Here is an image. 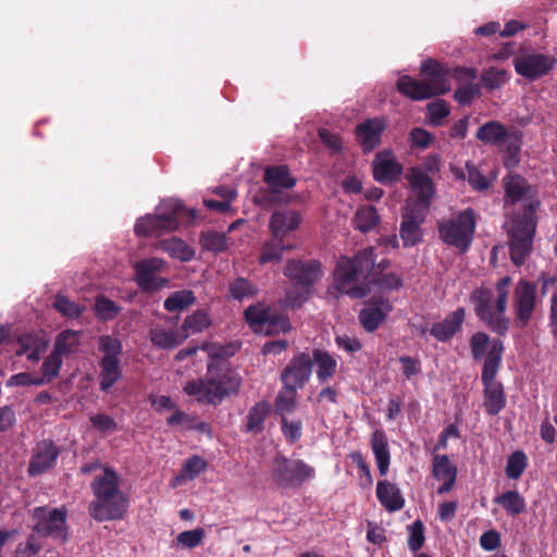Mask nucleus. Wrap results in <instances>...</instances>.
<instances>
[{"label":"nucleus","mask_w":557,"mask_h":557,"mask_svg":"<svg viewBox=\"0 0 557 557\" xmlns=\"http://www.w3.org/2000/svg\"><path fill=\"white\" fill-rule=\"evenodd\" d=\"M375 268V251L373 247L358 250L352 257L342 256L334 269L336 288L350 298L366 297L375 285L382 290H398L404 285L401 275L389 272H373Z\"/></svg>","instance_id":"obj_1"},{"label":"nucleus","mask_w":557,"mask_h":557,"mask_svg":"<svg viewBox=\"0 0 557 557\" xmlns=\"http://www.w3.org/2000/svg\"><path fill=\"white\" fill-rule=\"evenodd\" d=\"M95 498L88 505L89 516L97 522L122 520L128 509L127 495L120 488L117 472L104 467L103 473L90 483Z\"/></svg>","instance_id":"obj_2"},{"label":"nucleus","mask_w":557,"mask_h":557,"mask_svg":"<svg viewBox=\"0 0 557 557\" xmlns=\"http://www.w3.org/2000/svg\"><path fill=\"white\" fill-rule=\"evenodd\" d=\"M240 386L242 377L236 371L211 361L207 366L206 377L188 381L183 392L196 396L199 404L218 407L226 397L237 395Z\"/></svg>","instance_id":"obj_3"},{"label":"nucleus","mask_w":557,"mask_h":557,"mask_svg":"<svg viewBox=\"0 0 557 557\" xmlns=\"http://www.w3.org/2000/svg\"><path fill=\"white\" fill-rule=\"evenodd\" d=\"M156 214H146L137 219L134 231L138 236H160L178 228L181 222H190L197 218L195 209H187L180 199H164L156 208Z\"/></svg>","instance_id":"obj_4"},{"label":"nucleus","mask_w":557,"mask_h":557,"mask_svg":"<svg viewBox=\"0 0 557 557\" xmlns=\"http://www.w3.org/2000/svg\"><path fill=\"white\" fill-rule=\"evenodd\" d=\"M283 273L290 281V286L285 290L284 305L299 309L313 293L314 284L322 277L323 270L321 262L315 259H292L287 261Z\"/></svg>","instance_id":"obj_5"},{"label":"nucleus","mask_w":557,"mask_h":557,"mask_svg":"<svg viewBox=\"0 0 557 557\" xmlns=\"http://www.w3.org/2000/svg\"><path fill=\"white\" fill-rule=\"evenodd\" d=\"M422 81L403 75L397 81V89L412 100H425L446 94L450 89L449 81L443 67L432 59L421 64Z\"/></svg>","instance_id":"obj_6"},{"label":"nucleus","mask_w":557,"mask_h":557,"mask_svg":"<svg viewBox=\"0 0 557 557\" xmlns=\"http://www.w3.org/2000/svg\"><path fill=\"white\" fill-rule=\"evenodd\" d=\"M539 207V201H529L523 206V211L512 218L508 231L509 252L516 267L524 264L531 253L537 226L536 210Z\"/></svg>","instance_id":"obj_7"},{"label":"nucleus","mask_w":557,"mask_h":557,"mask_svg":"<svg viewBox=\"0 0 557 557\" xmlns=\"http://www.w3.org/2000/svg\"><path fill=\"white\" fill-rule=\"evenodd\" d=\"M505 346L503 342H494L493 349L484 360L481 382L483 384L484 401L483 407L488 416H497L507 404L504 386L495 377L502 367Z\"/></svg>","instance_id":"obj_8"},{"label":"nucleus","mask_w":557,"mask_h":557,"mask_svg":"<svg viewBox=\"0 0 557 557\" xmlns=\"http://www.w3.org/2000/svg\"><path fill=\"white\" fill-rule=\"evenodd\" d=\"M476 226L475 212L467 208L456 216L437 222L440 239L465 253L471 247Z\"/></svg>","instance_id":"obj_9"},{"label":"nucleus","mask_w":557,"mask_h":557,"mask_svg":"<svg viewBox=\"0 0 557 557\" xmlns=\"http://www.w3.org/2000/svg\"><path fill=\"white\" fill-rule=\"evenodd\" d=\"M470 301L476 318L483 322L493 333L498 336H506L509 330V319L506 310L500 311L497 307V297L490 288L479 287L470 294Z\"/></svg>","instance_id":"obj_10"},{"label":"nucleus","mask_w":557,"mask_h":557,"mask_svg":"<svg viewBox=\"0 0 557 557\" xmlns=\"http://www.w3.org/2000/svg\"><path fill=\"white\" fill-rule=\"evenodd\" d=\"M98 349L103 355L99 360V387L102 392H109L123 376L121 355L122 341L112 335H101L98 338Z\"/></svg>","instance_id":"obj_11"},{"label":"nucleus","mask_w":557,"mask_h":557,"mask_svg":"<svg viewBox=\"0 0 557 557\" xmlns=\"http://www.w3.org/2000/svg\"><path fill=\"white\" fill-rule=\"evenodd\" d=\"M33 532L42 537H51L62 543L69 540L67 509L64 506H38L30 512Z\"/></svg>","instance_id":"obj_12"},{"label":"nucleus","mask_w":557,"mask_h":557,"mask_svg":"<svg viewBox=\"0 0 557 557\" xmlns=\"http://www.w3.org/2000/svg\"><path fill=\"white\" fill-rule=\"evenodd\" d=\"M272 479L281 488H296L315 476L312 466L302 459H292L277 454L272 460Z\"/></svg>","instance_id":"obj_13"},{"label":"nucleus","mask_w":557,"mask_h":557,"mask_svg":"<svg viewBox=\"0 0 557 557\" xmlns=\"http://www.w3.org/2000/svg\"><path fill=\"white\" fill-rule=\"evenodd\" d=\"M542 304L539 296L537 283L521 278L517 282L512 292L513 323L517 329H525Z\"/></svg>","instance_id":"obj_14"},{"label":"nucleus","mask_w":557,"mask_h":557,"mask_svg":"<svg viewBox=\"0 0 557 557\" xmlns=\"http://www.w3.org/2000/svg\"><path fill=\"white\" fill-rule=\"evenodd\" d=\"M307 351L296 352L281 372L280 380L283 389L297 393L310 381L312 375V362Z\"/></svg>","instance_id":"obj_15"},{"label":"nucleus","mask_w":557,"mask_h":557,"mask_svg":"<svg viewBox=\"0 0 557 557\" xmlns=\"http://www.w3.org/2000/svg\"><path fill=\"white\" fill-rule=\"evenodd\" d=\"M556 58L539 52H523L512 60L515 71L530 82L547 75L556 65Z\"/></svg>","instance_id":"obj_16"},{"label":"nucleus","mask_w":557,"mask_h":557,"mask_svg":"<svg viewBox=\"0 0 557 557\" xmlns=\"http://www.w3.org/2000/svg\"><path fill=\"white\" fill-rule=\"evenodd\" d=\"M164 265V260L160 258H148L136 262L134 265V280L138 287L148 293L166 287L169 280L156 275V273L163 270Z\"/></svg>","instance_id":"obj_17"},{"label":"nucleus","mask_w":557,"mask_h":557,"mask_svg":"<svg viewBox=\"0 0 557 557\" xmlns=\"http://www.w3.org/2000/svg\"><path fill=\"white\" fill-rule=\"evenodd\" d=\"M425 218L426 213L420 209L404 206L399 225V237L405 248L414 247L423 240L422 225L425 222Z\"/></svg>","instance_id":"obj_18"},{"label":"nucleus","mask_w":557,"mask_h":557,"mask_svg":"<svg viewBox=\"0 0 557 557\" xmlns=\"http://www.w3.org/2000/svg\"><path fill=\"white\" fill-rule=\"evenodd\" d=\"M61 454V447L52 440L39 441L33 449L27 473L29 476H37L54 468Z\"/></svg>","instance_id":"obj_19"},{"label":"nucleus","mask_w":557,"mask_h":557,"mask_svg":"<svg viewBox=\"0 0 557 557\" xmlns=\"http://www.w3.org/2000/svg\"><path fill=\"white\" fill-rule=\"evenodd\" d=\"M393 306L383 297H372L359 311L358 320L363 330L368 333L375 332L386 320Z\"/></svg>","instance_id":"obj_20"},{"label":"nucleus","mask_w":557,"mask_h":557,"mask_svg":"<svg viewBox=\"0 0 557 557\" xmlns=\"http://www.w3.org/2000/svg\"><path fill=\"white\" fill-rule=\"evenodd\" d=\"M372 170L374 180L384 185L397 182L403 173L401 165L388 149L376 153L372 162Z\"/></svg>","instance_id":"obj_21"},{"label":"nucleus","mask_w":557,"mask_h":557,"mask_svg":"<svg viewBox=\"0 0 557 557\" xmlns=\"http://www.w3.org/2000/svg\"><path fill=\"white\" fill-rule=\"evenodd\" d=\"M411 188L416 194L414 199L407 200L405 207L420 209L428 212L431 200L434 196V185L432 178L422 172H413L409 178Z\"/></svg>","instance_id":"obj_22"},{"label":"nucleus","mask_w":557,"mask_h":557,"mask_svg":"<svg viewBox=\"0 0 557 557\" xmlns=\"http://www.w3.org/2000/svg\"><path fill=\"white\" fill-rule=\"evenodd\" d=\"M300 222L301 216L296 210H276L270 218L269 230L274 239L284 242L290 233L298 230Z\"/></svg>","instance_id":"obj_23"},{"label":"nucleus","mask_w":557,"mask_h":557,"mask_svg":"<svg viewBox=\"0 0 557 557\" xmlns=\"http://www.w3.org/2000/svg\"><path fill=\"white\" fill-rule=\"evenodd\" d=\"M386 123L383 119H367L356 127V138L363 152H370L381 143Z\"/></svg>","instance_id":"obj_24"},{"label":"nucleus","mask_w":557,"mask_h":557,"mask_svg":"<svg viewBox=\"0 0 557 557\" xmlns=\"http://www.w3.org/2000/svg\"><path fill=\"white\" fill-rule=\"evenodd\" d=\"M466 319V309L457 308L447 314L443 321L434 322L430 327V334L441 343L449 342L460 330Z\"/></svg>","instance_id":"obj_25"},{"label":"nucleus","mask_w":557,"mask_h":557,"mask_svg":"<svg viewBox=\"0 0 557 557\" xmlns=\"http://www.w3.org/2000/svg\"><path fill=\"white\" fill-rule=\"evenodd\" d=\"M312 367L315 366V377L319 384H325L336 374L337 357L323 348H313L310 354Z\"/></svg>","instance_id":"obj_26"},{"label":"nucleus","mask_w":557,"mask_h":557,"mask_svg":"<svg viewBox=\"0 0 557 557\" xmlns=\"http://www.w3.org/2000/svg\"><path fill=\"white\" fill-rule=\"evenodd\" d=\"M263 181L273 194H280L285 189L295 187L297 180L290 174L286 164L267 166Z\"/></svg>","instance_id":"obj_27"},{"label":"nucleus","mask_w":557,"mask_h":557,"mask_svg":"<svg viewBox=\"0 0 557 557\" xmlns=\"http://www.w3.org/2000/svg\"><path fill=\"white\" fill-rule=\"evenodd\" d=\"M432 474L443 484L437 488V494L448 493L457 476V468L451 463L447 455H435L432 462Z\"/></svg>","instance_id":"obj_28"},{"label":"nucleus","mask_w":557,"mask_h":557,"mask_svg":"<svg viewBox=\"0 0 557 557\" xmlns=\"http://www.w3.org/2000/svg\"><path fill=\"white\" fill-rule=\"evenodd\" d=\"M188 334H183L176 329H164L162 326L152 327L149 331V339L153 346L163 350H171L182 345Z\"/></svg>","instance_id":"obj_29"},{"label":"nucleus","mask_w":557,"mask_h":557,"mask_svg":"<svg viewBox=\"0 0 557 557\" xmlns=\"http://www.w3.org/2000/svg\"><path fill=\"white\" fill-rule=\"evenodd\" d=\"M376 497L380 504L389 512L398 511L405 505V498L399 487L386 480L377 482Z\"/></svg>","instance_id":"obj_30"},{"label":"nucleus","mask_w":557,"mask_h":557,"mask_svg":"<svg viewBox=\"0 0 557 557\" xmlns=\"http://www.w3.org/2000/svg\"><path fill=\"white\" fill-rule=\"evenodd\" d=\"M371 448L381 475H386L391 463L388 440L384 431L375 430L371 435Z\"/></svg>","instance_id":"obj_31"},{"label":"nucleus","mask_w":557,"mask_h":557,"mask_svg":"<svg viewBox=\"0 0 557 557\" xmlns=\"http://www.w3.org/2000/svg\"><path fill=\"white\" fill-rule=\"evenodd\" d=\"M475 137L483 144L499 146L507 139L508 131L500 122L488 121L479 127Z\"/></svg>","instance_id":"obj_32"},{"label":"nucleus","mask_w":557,"mask_h":557,"mask_svg":"<svg viewBox=\"0 0 557 557\" xmlns=\"http://www.w3.org/2000/svg\"><path fill=\"white\" fill-rule=\"evenodd\" d=\"M270 412V405L262 400L256 403L246 416L245 431L248 433L259 434L264 429V421Z\"/></svg>","instance_id":"obj_33"},{"label":"nucleus","mask_w":557,"mask_h":557,"mask_svg":"<svg viewBox=\"0 0 557 557\" xmlns=\"http://www.w3.org/2000/svg\"><path fill=\"white\" fill-rule=\"evenodd\" d=\"M212 324L209 312L205 309H197L188 314L181 326L183 334H198L209 329Z\"/></svg>","instance_id":"obj_34"},{"label":"nucleus","mask_w":557,"mask_h":557,"mask_svg":"<svg viewBox=\"0 0 557 557\" xmlns=\"http://www.w3.org/2000/svg\"><path fill=\"white\" fill-rule=\"evenodd\" d=\"M493 502L502 506L512 517L524 512L527 508L524 497L517 491H506L497 495Z\"/></svg>","instance_id":"obj_35"},{"label":"nucleus","mask_w":557,"mask_h":557,"mask_svg":"<svg viewBox=\"0 0 557 557\" xmlns=\"http://www.w3.org/2000/svg\"><path fill=\"white\" fill-rule=\"evenodd\" d=\"M494 342H503L499 338H491L484 332H475L469 339L471 356L474 361L485 360L488 352L493 349Z\"/></svg>","instance_id":"obj_36"},{"label":"nucleus","mask_w":557,"mask_h":557,"mask_svg":"<svg viewBox=\"0 0 557 557\" xmlns=\"http://www.w3.org/2000/svg\"><path fill=\"white\" fill-rule=\"evenodd\" d=\"M380 214L375 207L364 206L360 207L354 216V227L361 233L372 231L380 223Z\"/></svg>","instance_id":"obj_37"},{"label":"nucleus","mask_w":557,"mask_h":557,"mask_svg":"<svg viewBox=\"0 0 557 557\" xmlns=\"http://www.w3.org/2000/svg\"><path fill=\"white\" fill-rule=\"evenodd\" d=\"M293 246L285 244L284 242L274 239V237L271 240H268L263 244L261 248V253L259 257V263L265 264V263H273V262H280L282 260L283 253L286 250L292 249Z\"/></svg>","instance_id":"obj_38"},{"label":"nucleus","mask_w":557,"mask_h":557,"mask_svg":"<svg viewBox=\"0 0 557 557\" xmlns=\"http://www.w3.org/2000/svg\"><path fill=\"white\" fill-rule=\"evenodd\" d=\"M199 242L201 247L215 255L221 253L227 249V237L225 233L214 230H207L201 232Z\"/></svg>","instance_id":"obj_39"},{"label":"nucleus","mask_w":557,"mask_h":557,"mask_svg":"<svg viewBox=\"0 0 557 557\" xmlns=\"http://www.w3.org/2000/svg\"><path fill=\"white\" fill-rule=\"evenodd\" d=\"M196 302V296L191 289H181L169 295L163 307L169 312H178Z\"/></svg>","instance_id":"obj_40"},{"label":"nucleus","mask_w":557,"mask_h":557,"mask_svg":"<svg viewBox=\"0 0 557 557\" xmlns=\"http://www.w3.org/2000/svg\"><path fill=\"white\" fill-rule=\"evenodd\" d=\"M262 327L259 333H264L265 335L287 333L292 330L288 317L272 308Z\"/></svg>","instance_id":"obj_41"},{"label":"nucleus","mask_w":557,"mask_h":557,"mask_svg":"<svg viewBox=\"0 0 557 557\" xmlns=\"http://www.w3.org/2000/svg\"><path fill=\"white\" fill-rule=\"evenodd\" d=\"M92 310L98 320L111 321L121 313L122 307L110 298L99 295L95 299Z\"/></svg>","instance_id":"obj_42"},{"label":"nucleus","mask_w":557,"mask_h":557,"mask_svg":"<svg viewBox=\"0 0 557 557\" xmlns=\"http://www.w3.org/2000/svg\"><path fill=\"white\" fill-rule=\"evenodd\" d=\"M271 307L264 304L258 302L256 305H250L244 310V317L247 324L253 330V332L259 333L264 322L268 319V314H270Z\"/></svg>","instance_id":"obj_43"},{"label":"nucleus","mask_w":557,"mask_h":557,"mask_svg":"<svg viewBox=\"0 0 557 557\" xmlns=\"http://www.w3.org/2000/svg\"><path fill=\"white\" fill-rule=\"evenodd\" d=\"M78 332L73 330H64L55 337L52 352L62 358L64 355L73 352L78 346Z\"/></svg>","instance_id":"obj_44"},{"label":"nucleus","mask_w":557,"mask_h":557,"mask_svg":"<svg viewBox=\"0 0 557 557\" xmlns=\"http://www.w3.org/2000/svg\"><path fill=\"white\" fill-rule=\"evenodd\" d=\"M528 467V457L523 450L517 449L507 458L505 473L508 479L518 480Z\"/></svg>","instance_id":"obj_45"},{"label":"nucleus","mask_w":557,"mask_h":557,"mask_svg":"<svg viewBox=\"0 0 557 557\" xmlns=\"http://www.w3.org/2000/svg\"><path fill=\"white\" fill-rule=\"evenodd\" d=\"M230 296L238 301L257 295L258 289L252 282L245 277H236L228 287Z\"/></svg>","instance_id":"obj_46"},{"label":"nucleus","mask_w":557,"mask_h":557,"mask_svg":"<svg viewBox=\"0 0 557 557\" xmlns=\"http://www.w3.org/2000/svg\"><path fill=\"white\" fill-rule=\"evenodd\" d=\"M297 407V393L286 392L283 387L278 391L274 399V409L276 414L286 417L295 411Z\"/></svg>","instance_id":"obj_47"},{"label":"nucleus","mask_w":557,"mask_h":557,"mask_svg":"<svg viewBox=\"0 0 557 557\" xmlns=\"http://www.w3.org/2000/svg\"><path fill=\"white\" fill-rule=\"evenodd\" d=\"M163 250L171 257L177 258L182 261H188L194 257V251L182 239L172 237L162 243Z\"/></svg>","instance_id":"obj_48"},{"label":"nucleus","mask_w":557,"mask_h":557,"mask_svg":"<svg viewBox=\"0 0 557 557\" xmlns=\"http://www.w3.org/2000/svg\"><path fill=\"white\" fill-rule=\"evenodd\" d=\"M529 189L530 186L528 185L527 181L520 175H516L506 183L505 196L510 202L515 203L520 201Z\"/></svg>","instance_id":"obj_49"},{"label":"nucleus","mask_w":557,"mask_h":557,"mask_svg":"<svg viewBox=\"0 0 557 557\" xmlns=\"http://www.w3.org/2000/svg\"><path fill=\"white\" fill-rule=\"evenodd\" d=\"M508 79V72L504 69L497 67H490L481 75V82L488 90L500 88Z\"/></svg>","instance_id":"obj_50"},{"label":"nucleus","mask_w":557,"mask_h":557,"mask_svg":"<svg viewBox=\"0 0 557 557\" xmlns=\"http://www.w3.org/2000/svg\"><path fill=\"white\" fill-rule=\"evenodd\" d=\"M281 432L288 444H295L302 436V422L300 419L289 420L283 417L280 421Z\"/></svg>","instance_id":"obj_51"},{"label":"nucleus","mask_w":557,"mask_h":557,"mask_svg":"<svg viewBox=\"0 0 557 557\" xmlns=\"http://www.w3.org/2000/svg\"><path fill=\"white\" fill-rule=\"evenodd\" d=\"M480 95L481 88L479 84L471 82L469 84L459 85L454 92V98L459 104L468 106Z\"/></svg>","instance_id":"obj_52"},{"label":"nucleus","mask_w":557,"mask_h":557,"mask_svg":"<svg viewBox=\"0 0 557 557\" xmlns=\"http://www.w3.org/2000/svg\"><path fill=\"white\" fill-rule=\"evenodd\" d=\"M54 308L64 317L76 319L82 315L84 308L63 295L55 297Z\"/></svg>","instance_id":"obj_53"},{"label":"nucleus","mask_w":557,"mask_h":557,"mask_svg":"<svg viewBox=\"0 0 557 557\" xmlns=\"http://www.w3.org/2000/svg\"><path fill=\"white\" fill-rule=\"evenodd\" d=\"M42 549V544L37 534L34 532L28 534L25 542L17 544L15 548V557H34Z\"/></svg>","instance_id":"obj_54"},{"label":"nucleus","mask_w":557,"mask_h":557,"mask_svg":"<svg viewBox=\"0 0 557 557\" xmlns=\"http://www.w3.org/2000/svg\"><path fill=\"white\" fill-rule=\"evenodd\" d=\"M449 112V107L445 100L440 99L428 104V120L433 126L442 125Z\"/></svg>","instance_id":"obj_55"},{"label":"nucleus","mask_w":557,"mask_h":557,"mask_svg":"<svg viewBox=\"0 0 557 557\" xmlns=\"http://www.w3.org/2000/svg\"><path fill=\"white\" fill-rule=\"evenodd\" d=\"M408 548L411 552H418L424 544V525L421 520H416L412 524L408 525Z\"/></svg>","instance_id":"obj_56"},{"label":"nucleus","mask_w":557,"mask_h":557,"mask_svg":"<svg viewBox=\"0 0 557 557\" xmlns=\"http://www.w3.org/2000/svg\"><path fill=\"white\" fill-rule=\"evenodd\" d=\"M205 537V530L196 528L194 530L183 531L177 537V545L184 548L193 549L201 544Z\"/></svg>","instance_id":"obj_57"},{"label":"nucleus","mask_w":557,"mask_h":557,"mask_svg":"<svg viewBox=\"0 0 557 557\" xmlns=\"http://www.w3.org/2000/svg\"><path fill=\"white\" fill-rule=\"evenodd\" d=\"M432 140V134L422 127H413L408 136V143L411 149L424 150L430 146Z\"/></svg>","instance_id":"obj_58"},{"label":"nucleus","mask_w":557,"mask_h":557,"mask_svg":"<svg viewBox=\"0 0 557 557\" xmlns=\"http://www.w3.org/2000/svg\"><path fill=\"white\" fill-rule=\"evenodd\" d=\"M466 170L468 175V183L472 189L476 191H483L490 187L488 180L475 165L467 162Z\"/></svg>","instance_id":"obj_59"},{"label":"nucleus","mask_w":557,"mask_h":557,"mask_svg":"<svg viewBox=\"0 0 557 557\" xmlns=\"http://www.w3.org/2000/svg\"><path fill=\"white\" fill-rule=\"evenodd\" d=\"M206 468V460L199 456L194 455L185 460L182 469V476L193 480L201 472H203Z\"/></svg>","instance_id":"obj_60"},{"label":"nucleus","mask_w":557,"mask_h":557,"mask_svg":"<svg viewBox=\"0 0 557 557\" xmlns=\"http://www.w3.org/2000/svg\"><path fill=\"white\" fill-rule=\"evenodd\" d=\"M62 366V358L51 354L44 360L41 364V377L45 379V383L50 382L52 379L59 375Z\"/></svg>","instance_id":"obj_61"},{"label":"nucleus","mask_w":557,"mask_h":557,"mask_svg":"<svg viewBox=\"0 0 557 557\" xmlns=\"http://www.w3.org/2000/svg\"><path fill=\"white\" fill-rule=\"evenodd\" d=\"M89 420L92 426L101 433L113 432L117 429L115 420L107 413L92 414Z\"/></svg>","instance_id":"obj_62"},{"label":"nucleus","mask_w":557,"mask_h":557,"mask_svg":"<svg viewBox=\"0 0 557 557\" xmlns=\"http://www.w3.org/2000/svg\"><path fill=\"white\" fill-rule=\"evenodd\" d=\"M44 342L45 341L42 338L32 333L23 334L17 338L15 354L17 356H23Z\"/></svg>","instance_id":"obj_63"},{"label":"nucleus","mask_w":557,"mask_h":557,"mask_svg":"<svg viewBox=\"0 0 557 557\" xmlns=\"http://www.w3.org/2000/svg\"><path fill=\"white\" fill-rule=\"evenodd\" d=\"M42 384H45V379L33 377V375L28 372L14 374L5 383L8 387L29 385L39 386Z\"/></svg>","instance_id":"obj_64"}]
</instances>
